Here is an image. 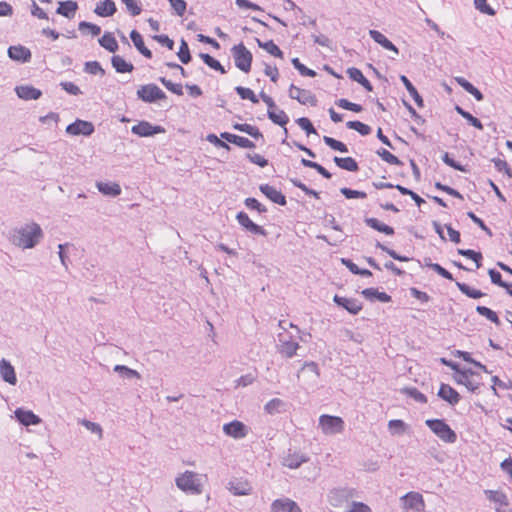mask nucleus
<instances>
[{
    "mask_svg": "<svg viewBox=\"0 0 512 512\" xmlns=\"http://www.w3.org/2000/svg\"><path fill=\"white\" fill-rule=\"evenodd\" d=\"M454 380L464 385L469 391L475 392L481 385L480 377L471 369L459 370L454 375Z\"/></svg>",
    "mask_w": 512,
    "mask_h": 512,
    "instance_id": "obj_8",
    "label": "nucleus"
},
{
    "mask_svg": "<svg viewBox=\"0 0 512 512\" xmlns=\"http://www.w3.org/2000/svg\"><path fill=\"white\" fill-rule=\"evenodd\" d=\"M260 191L273 203L281 206L286 205V197L275 187L269 184H263L260 186Z\"/></svg>",
    "mask_w": 512,
    "mask_h": 512,
    "instance_id": "obj_16",
    "label": "nucleus"
},
{
    "mask_svg": "<svg viewBox=\"0 0 512 512\" xmlns=\"http://www.w3.org/2000/svg\"><path fill=\"white\" fill-rule=\"evenodd\" d=\"M14 9L11 4L6 1H0V17H11Z\"/></svg>",
    "mask_w": 512,
    "mask_h": 512,
    "instance_id": "obj_64",
    "label": "nucleus"
},
{
    "mask_svg": "<svg viewBox=\"0 0 512 512\" xmlns=\"http://www.w3.org/2000/svg\"><path fill=\"white\" fill-rule=\"evenodd\" d=\"M283 405L282 400L274 398L265 405V410L269 414H273L278 411L279 407Z\"/></svg>",
    "mask_w": 512,
    "mask_h": 512,
    "instance_id": "obj_63",
    "label": "nucleus"
},
{
    "mask_svg": "<svg viewBox=\"0 0 512 512\" xmlns=\"http://www.w3.org/2000/svg\"><path fill=\"white\" fill-rule=\"evenodd\" d=\"M66 132L70 135H85L89 136L94 132V126L91 122L84 120H76L66 128Z\"/></svg>",
    "mask_w": 512,
    "mask_h": 512,
    "instance_id": "obj_12",
    "label": "nucleus"
},
{
    "mask_svg": "<svg viewBox=\"0 0 512 512\" xmlns=\"http://www.w3.org/2000/svg\"><path fill=\"white\" fill-rule=\"evenodd\" d=\"M427 266L430 267L433 271H435L437 274H439L443 278L453 281L452 274L448 270L443 268L441 265H439L438 263H428Z\"/></svg>",
    "mask_w": 512,
    "mask_h": 512,
    "instance_id": "obj_57",
    "label": "nucleus"
},
{
    "mask_svg": "<svg viewBox=\"0 0 512 512\" xmlns=\"http://www.w3.org/2000/svg\"><path fill=\"white\" fill-rule=\"evenodd\" d=\"M235 66L244 73H249L252 67L253 55L241 42L231 48Z\"/></svg>",
    "mask_w": 512,
    "mask_h": 512,
    "instance_id": "obj_3",
    "label": "nucleus"
},
{
    "mask_svg": "<svg viewBox=\"0 0 512 512\" xmlns=\"http://www.w3.org/2000/svg\"><path fill=\"white\" fill-rule=\"evenodd\" d=\"M79 30L83 33H90L92 36H98L101 33L100 26L86 21H82L79 23Z\"/></svg>",
    "mask_w": 512,
    "mask_h": 512,
    "instance_id": "obj_43",
    "label": "nucleus"
},
{
    "mask_svg": "<svg viewBox=\"0 0 512 512\" xmlns=\"http://www.w3.org/2000/svg\"><path fill=\"white\" fill-rule=\"evenodd\" d=\"M425 424L431 431L443 442L454 443L457 440V434L451 427L442 419H428Z\"/></svg>",
    "mask_w": 512,
    "mask_h": 512,
    "instance_id": "obj_2",
    "label": "nucleus"
},
{
    "mask_svg": "<svg viewBox=\"0 0 512 512\" xmlns=\"http://www.w3.org/2000/svg\"><path fill=\"white\" fill-rule=\"evenodd\" d=\"M121 1L125 4L127 10L129 11V13L132 16H137L141 13L142 8H141V5L138 0H121Z\"/></svg>",
    "mask_w": 512,
    "mask_h": 512,
    "instance_id": "obj_53",
    "label": "nucleus"
},
{
    "mask_svg": "<svg viewBox=\"0 0 512 512\" xmlns=\"http://www.w3.org/2000/svg\"><path fill=\"white\" fill-rule=\"evenodd\" d=\"M97 188L101 193L105 195L117 196L121 193L119 184L114 182H98Z\"/></svg>",
    "mask_w": 512,
    "mask_h": 512,
    "instance_id": "obj_31",
    "label": "nucleus"
},
{
    "mask_svg": "<svg viewBox=\"0 0 512 512\" xmlns=\"http://www.w3.org/2000/svg\"><path fill=\"white\" fill-rule=\"evenodd\" d=\"M271 512H302V510L295 501L289 498H280L272 502Z\"/></svg>",
    "mask_w": 512,
    "mask_h": 512,
    "instance_id": "obj_11",
    "label": "nucleus"
},
{
    "mask_svg": "<svg viewBox=\"0 0 512 512\" xmlns=\"http://www.w3.org/2000/svg\"><path fill=\"white\" fill-rule=\"evenodd\" d=\"M400 502L405 512H423L425 510V501L419 492H408L400 498Z\"/></svg>",
    "mask_w": 512,
    "mask_h": 512,
    "instance_id": "obj_6",
    "label": "nucleus"
},
{
    "mask_svg": "<svg viewBox=\"0 0 512 512\" xmlns=\"http://www.w3.org/2000/svg\"><path fill=\"white\" fill-rule=\"evenodd\" d=\"M94 12L101 17L112 16L116 12V5L112 0H104L96 5Z\"/></svg>",
    "mask_w": 512,
    "mask_h": 512,
    "instance_id": "obj_25",
    "label": "nucleus"
},
{
    "mask_svg": "<svg viewBox=\"0 0 512 512\" xmlns=\"http://www.w3.org/2000/svg\"><path fill=\"white\" fill-rule=\"evenodd\" d=\"M362 295L369 300L378 299L380 301H384V293L373 288L364 289L362 291Z\"/></svg>",
    "mask_w": 512,
    "mask_h": 512,
    "instance_id": "obj_59",
    "label": "nucleus"
},
{
    "mask_svg": "<svg viewBox=\"0 0 512 512\" xmlns=\"http://www.w3.org/2000/svg\"><path fill=\"white\" fill-rule=\"evenodd\" d=\"M268 118L275 124L285 127L289 122L288 115L280 109L275 108L274 110L267 111Z\"/></svg>",
    "mask_w": 512,
    "mask_h": 512,
    "instance_id": "obj_29",
    "label": "nucleus"
},
{
    "mask_svg": "<svg viewBox=\"0 0 512 512\" xmlns=\"http://www.w3.org/2000/svg\"><path fill=\"white\" fill-rule=\"evenodd\" d=\"M347 73L349 75V77L360 83L363 87H365L368 91H371L372 90V87H371V84L370 82L367 80V78L363 75L362 71L359 70L358 68H349L347 70Z\"/></svg>",
    "mask_w": 512,
    "mask_h": 512,
    "instance_id": "obj_33",
    "label": "nucleus"
},
{
    "mask_svg": "<svg viewBox=\"0 0 512 512\" xmlns=\"http://www.w3.org/2000/svg\"><path fill=\"white\" fill-rule=\"evenodd\" d=\"M347 127L359 132L361 135H368L371 132L370 126L360 121H349Z\"/></svg>",
    "mask_w": 512,
    "mask_h": 512,
    "instance_id": "obj_47",
    "label": "nucleus"
},
{
    "mask_svg": "<svg viewBox=\"0 0 512 512\" xmlns=\"http://www.w3.org/2000/svg\"><path fill=\"white\" fill-rule=\"evenodd\" d=\"M178 57H179L180 61L184 64L189 63L191 60L189 46L185 40L181 41L179 51H178Z\"/></svg>",
    "mask_w": 512,
    "mask_h": 512,
    "instance_id": "obj_48",
    "label": "nucleus"
},
{
    "mask_svg": "<svg viewBox=\"0 0 512 512\" xmlns=\"http://www.w3.org/2000/svg\"><path fill=\"white\" fill-rule=\"evenodd\" d=\"M223 431L226 435L235 439L244 438L247 435L246 426L238 420H234L223 426Z\"/></svg>",
    "mask_w": 512,
    "mask_h": 512,
    "instance_id": "obj_15",
    "label": "nucleus"
},
{
    "mask_svg": "<svg viewBox=\"0 0 512 512\" xmlns=\"http://www.w3.org/2000/svg\"><path fill=\"white\" fill-rule=\"evenodd\" d=\"M178 16H183L186 12L187 4L184 0H168Z\"/></svg>",
    "mask_w": 512,
    "mask_h": 512,
    "instance_id": "obj_60",
    "label": "nucleus"
},
{
    "mask_svg": "<svg viewBox=\"0 0 512 512\" xmlns=\"http://www.w3.org/2000/svg\"><path fill=\"white\" fill-rule=\"evenodd\" d=\"M78 9V4L75 1L69 0L60 2L57 8V13L67 18H71L75 15Z\"/></svg>",
    "mask_w": 512,
    "mask_h": 512,
    "instance_id": "obj_27",
    "label": "nucleus"
},
{
    "mask_svg": "<svg viewBox=\"0 0 512 512\" xmlns=\"http://www.w3.org/2000/svg\"><path fill=\"white\" fill-rule=\"evenodd\" d=\"M245 205L249 209L257 210L259 213H264L267 211L265 206H263L257 199L252 197L245 199Z\"/></svg>",
    "mask_w": 512,
    "mask_h": 512,
    "instance_id": "obj_58",
    "label": "nucleus"
},
{
    "mask_svg": "<svg viewBox=\"0 0 512 512\" xmlns=\"http://www.w3.org/2000/svg\"><path fill=\"white\" fill-rule=\"evenodd\" d=\"M474 5L481 13L494 16L495 10L487 3V0H474Z\"/></svg>",
    "mask_w": 512,
    "mask_h": 512,
    "instance_id": "obj_49",
    "label": "nucleus"
},
{
    "mask_svg": "<svg viewBox=\"0 0 512 512\" xmlns=\"http://www.w3.org/2000/svg\"><path fill=\"white\" fill-rule=\"evenodd\" d=\"M333 300L337 305L343 307L351 314H357L362 309L361 303L354 298H347L335 295Z\"/></svg>",
    "mask_w": 512,
    "mask_h": 512,
    "instance_id": "obj_17",
    "label": "nucleus"
},
{
    "mask_svg": "<svg viewBox=\"0 0 512 512\" xmlns=\"http://www.w3.org/2000/svg\"><path fill=\"white\" fill-rule=\"evenodd\" d=\"M131 131L139 137H149L155 134L164 133L165 129L159 125H152L148 121H140L131 128Z\"/></svg>",
    "mask_w": 512,
    "mask_h": 512,
    "instance_id": "obj_10",
    "label": "nucleus"
},
{
    "mask_svg": "<svg viewBox=\"0 0 512 512\" xmlns=\"http://www.w3.org/2000/svg\"><path fill=\"white\" fill-rule=\"evenodd\" d=\"M42 237V230L36 223H31L19 229L14 235L13 242L22 248L34 247Z\"/></svg>",
    "mask_w": 512,
    "mask_h": 512,
    "instance_id": "obj_1",
    "label": "nucleus"
},
{
    "mask_svg": "<svg viewBox=\"0 0 512 512\" xmlns=\"http://www.w3.org/2000/svg\"><path fill=\"white\" fill-rule=\"evenodd\" d=\"M130 38L137 48V50L146 58H152V52L149 50L145 44L141 34L137 30H132L130 33Z\"/></svg>",
    "mask_w": 512,
    "mask_h": 512,
    "instance_id": "obj_24",
    "label": "nucleus"
},
{
    "mask_svg": "<svg viewBox=\"0 0 512 512\" xmlns=\"http://www.w3.org/2000/svg\"><path fill=\"white\" fill-rule=\"evenodd\" d=\"M485 494L487 495L488 499L497 504V506L508 507V500L504 493L499 491L486 490Z\"/></svg>",
    "mask_w": 512,
    "mask_h": 512,
    "instance_id": "obj_34",
    "label": "nucleus"
},
{
    "mask_svg": "<svg viewBox=\"0 0 512 512\" xmlns=\"http://www.w3.org/2000/svg\"><path fill=\"white\" fill-rule=\"evenodd\" d=\"M456 286L467 297H470V298H473V299H478V298H481L482 296H484L483 292H481L478 289L472 288V287H470L469 285H467L465 283L456 282Z\"/></svg>",
    "mask_w": 512,
    "mask_h": 512,
    "instance_id": "obj_38",
    "label": "nucleus"
},
{
    "mask_svg": "<svg viewBox=\"0 0 512 512\" xmlns=\"http://www.w3.org/2000/svg\"><path fill=\"white\" fill-rule=\"evenodd\" d=\"M298 348H299V344L297 342L287 341L281 345L280 353L283 356L290 358V357H293L297 353Z\"/></svg>",
    "mask_w": 512,
    "mask_h": 512,
    "instance_id": "obj_41",
    "label": "nucleus"
},
{
    "mask_svg": "<svg viewBox=\"0 0 512 512\" xmlns=\"http://www.w3.org/2000/svg\"><path fill=\"white\" fill-rule=\"evenodd\" d=\"M17 419L25 426L37 425L40 423V418L32 411L17 409L15 411Z\"/></svg>",
    "mask_w": 512,
    "mask_h": 512,
    "instance_id": "obj_23",
    "label": "nucleus"
},
{
    "mask_svg": "<svg viewBox=\"0 0 512 512\" xmlns=\"http://www.w3.org/2000/svg\"><path fill=\"white\" fill-rule=\"evenodd\" d=\"M345 423L341 417L323 414L319 417V428L325 435L339 434L344 431Z\"/></svg>",
    "mask_w": 512,
    "mask_h": 512,
    "instance_id": "obj_4",
    "label": "nucleus"
},
{
    "mask_svg": "<svg viewBox=\"0 0 512 512\" xmlns=\"http://www.w3.org/2000/svg\"><path fill=\"white\" fill-rule=\"evenodd\" d=\"M176 485L184 492L192 494L201 493V484L197 478V474L191 471H186L176 478Z\"/></svg>",
    "mask_w": 512,
    "mask_h": 512,
    "instance_id": "obj_5",
    "label": "nucleus"
},
{
    "mask_svg": "<svg viewBox=\"0 0 512 512\" xmlns=\"http://www.w3.org/2000/svg\"><path fill=\"white\" fill-rule=\"evenodd\" d=\"M111 63L113 68L118 73H130L133 71L134 66L132 63L127 62L123 57L119 55H114L111 59Z\"/></svg>",
    "mask_w": 512,
    "mask_h": 512,
    "instance_id": "obj_26",
    "label": "nucleus"
},
{
    "mask_svg": "<svg viewBox=\"0 0 512 512\" xmlns=\"http://www.w3.org/2000/svg\"><path fill=\"white\" fill-rule=\"evenodd\" d=\"M221 138L225 139L226 141L235 144L241 148H254L255 144L249 140L246 137L231 134L228 132H223L220 134Z\"/></svg>",
    "mask_w": 512,
    "mask_h": 512,
    "instance_id": "obj_22",
    "label": "nucleus"
},
{
    "mask_svg": "<svg viewBox=\"0 0 512 512\" xmlns=\"http://www.w3.org/2000/svg\"><path fill=\"white\" fill-rule=\"evenodd\" d=\"M257 44L259 47L263 48L270 55H272L276 58H279V59L284 58V54H283L282 50L278 47V45H276L274 43L273 40L261 42L259 39H257Z\"/></svg>",
    "mask_w": 512,
    "mask_h": 512,
    "instance_id": "obj_30",
    "label": "nucleus"
},
{
    "mask_svg": "<svg viewBox=\"0 0 512 512\" xmlns=\"http://www.w3.org/2000/svg\"><path fill=\"white\" fill-rule=\"evenodd\" d=\"M137 97L146 103H153L156 101L166 99V94L156 84L142 85L137 90Z\"/></svg>",
    "mask_w": 512,
    "mask_h": 512,
    "instance_id": "obj_7",
    "label": "nucleus"
},
{
    "mask_svg": "<svg viewBox=\"0 0 512 512\" xmlns=\"http://www.w3.org/2000/svg\"><path fill=\"white\" fill-rule=\"evenodd\" d=\"M201 59L203 60V62L208 65L210 68L216 70V71H219L221 74H225L226 73V70L224 69V67L222 66V64L216 60L214 57L210 56L209 54H206V53H202L200 55Z\"/></svg>",
    "mask_w": 512,
    "mask_h": 512,
    "instance_id": "obj_39",
    "label": "nucleus"
},
{
    "mask_svg": "<svg viewBox=\"0 0 512 512\" xmlns=\"http://www.w3.org/2000/svg\"><path fill=\"white\" fill-rule=\"evenodd\" d=\"M297 124L301 129H303L307 135L317 134L316 129L314 128L311 121L306 117H301L296 120Z\"/></svg>",
    "mask_w": 512,
    "mask_h": 512,
    "instance_id": "obj_51",
    "label": "nucleus"
},
{
    "mask_svg": "<svg viewBox=\"0 0 512 512\" xmlns=\"http://www.w3.org/2000/svg\"><path fill=\"white\" fill-rule=\"evenodd\" d=\"M301 163L303 166L315 169L320 175H322L326 179H331L332 175L331 173L325 169L322 165L318 164L317 162H313L311 160L302 159Z\"/></svg>",
    "mask_w": 512,
    "mask_h": 512,
    "instance_id": "obj_40",
    "label": "nucleus"
},
{
    "mask_svg": "<svg viewBox=\"0 0 512 512\" xmlns=\"http://www.w3.org/2000/svg\"><path fill=\"white\" fill-rule=\"evenodd\" d=\"M0 374H1L2 379L5 382H7L11 385L16 384L17 377H16L14 367L5 359H2L0 361Z\"/></svg>",
    "mask_w": 512,
    "mask_h": 512,
    "instance_id": "obj_21",
    "label": "nucleus"
},
{
    "mask_svg": "<svg viewBox=\"0 0 512 512\" xmlns=\"http://www.w3.org/2000/svg\"><path fill=\"white\" fill-rule=\"evenodd\" d=\"M400 78H401V81L403 82V84L405 85L407 91L409 92V95L414 99V101L417 103L418 106L422 107L423 99L420 96V94L418 93V91L416 90V88L413 86V84L404 75H402Z\"/></svg>",
    "mask_w": 512,
    "mask_h": 512,
    "instance_id": "obj_35",
    "label": "nucleus"
},
{
    "mask_svg": "<svg viewBox=\"0 0 512 512\" xmlns=\"http://www.w3.org/2000/svg\"><path fill=\"white\" fill-rule=\"evenodd\" d=\"M238 223L247 231L266 236V231L256 223H254L245 212H239L236 215Z\"/></svg>",
    "mask_w": 512,
    "mask_h": 512,
    "instance_id": "obj_14",
    "label": "nucleus"
},
{
    "mask_svg": "<svg viewBox=\"0 0 512 512\" xmlns=\"http://www.w3.org/2000/svg\"><path fill=\"white\" fill-rule=\"evenodd\" d=\"M229 490L234 495H249L252 491V486L247 479H234L229 483Z\"/></svg>",
    "mask_w": 512,
    "mask_h": 512,
    "instance_id": "obj_18",
    "label": "nucleus"
},
{
    "mask_svg": "<svg viewBox=\"0 0 512 512\" xmlns=\"http://www.w3.org/2000/svg\"><path fill=\"white\" fill-rule=\"evenodd\" d=\"M233 128L235 130H238V131H241V132H245L248 135H250V136H252L253 138H256V139L262 137L261 132L259 131V129L256 126H253V125H250V124H247V123H244V124L236 123V124L233 125Z\"/></svg>",
    "mask_w": 512,
    "mask_h": 512,
    "instance_id": "obj_37",
    "label": "nucleus"
},
{
    "mask_svg": "<svg viewBox=\"0 0 512 512\" xmlns=\"http://www.w3.org/2000/svg\"><path fill=\"white\" fill-rule=\"evenodd\" d=\"M289 96L302 105L316 106L317 104V98L311 91L302 89L293 84L289 87Z\"/></svg>",
    "mask_w": 512,
    "mask_h": 512,
    "instance_id": "obj_9",
    "label": "nucleus"
},
{
    "mask_svg": "<svg viewBox=\"0 0 512 512\" xmlns=\"http://www.w3.org/2000/svg\"><path fill=\"white\" fill-rule=\"evenodd\" d=\"M306 459L297 455H289L284 460V465L291 469L298 468Z\"/></svg>",
    "mask_w": 512,
    "mask_h": 512,
    "instance_id": "obj_54",
    "label": "nucleus"
},
{
    "mask_svg": "<svg viewBox=\"0 0 512 512\" xmlns=\"http://www.w3.org/2000/svg\"><path fill=\"white\" fill-rule=\"evenodd\" d=\"M388 427L390 432L395 435H402L407 429V425L402 420H390Z\"/></svg>",
    "mask_w": 512,
    "mask_h": 512,
    "instance_id": "obj_44",
    "label": "nucleus"
},
{
    "mask_svg": "<svg viewBox=\"0 0 512 512\" xmlns=\"http://www.w3.org/2000/svg\"><path fill=\"white\" fill-rule=\"evenodd\" d=\"M266 76L270 78L273 83H276L279 79V70L276 66L266 65L264 69Z\"/></svg>",
    "mask_w": 512,
    "mask_h": 512,
    "instance_id": "obj_62",
    "label": "nucleus"
},
{
    "mask_svg": "<svg viewBox=\"0 0 512 512\" xmlns=\"http://www.w3.org/2000/svg\"><path fill=\"white\" fill-rule=\"evenodd\" d=\"M84 70H85V72L92 74V75H96V74L103 75L104 74L103 68L101 67L100 63L97 61L86 62Z\"/></svg>",
    "mask_w": 512,
    "mask_h": 512,
    "instance_id": "obj_55",
    "label": "nucleus"
},
{
    "mask_svg": "<svg viewBox=\"0 0 512 512\" xmlns=\"http://www.w3.org/2000/svg\"><path fill=\"white\" fill-rule=\"evenodd\" d=\"M323 141L325 142L326 145H328L331 149L335 151H339L342 153L348 152V148L343 142L338 141L332 137L324 136Z\"/></svg>",
    "mask_w": 512,
    "mask_h": 512,
    "instance_id": "obj_42",
    "label": "nucleus"
},
{
    "mask_svg": "<svg viewBox=\"0 0 512 512\" xmlns=\"http://www.w3.org/2000/svg\"><path fill=\"white\" fill-rule=\"evenodd\" d=\"M336 104L340 107V108H343V109H346V110H349V111H353V112H356V113H359L362 111V106L360 104H357V103H353V102H350L349 100L347 99H339Z\"/></svg>",
    "mask_w": 512,
    "mask_h": 512,
    "instance_id": "obj_50",
    "label": "nucleus"
},
{
    "mask_svg": "<svg viewBox=\"0 0 512 512\" xmlns=\"http://www.w3.org/2000/svg\"><path fill=\"white\" fill-rule=\"evenodd\" d=\"M160 82L172 93L181 96L183 94V87L179 83H172L164 77L160 78Z\"/></svg>",
    "mask_w": 512,
    "mask_h": 512,
    "instance_id": "obj_52",
    "label": "nucleus"
},
{
    "mask_svg": "<svg viewBox=\"0 0 512 512\" xmlns=\"http://www.w3.org/2000/svg\"><path fill=\"white\" fill-rule=\"evenodd\" d=\"M99 44L109 52H116L118 49V42L111 32H105L99 39Z\"/></svg>",
    "mask_w": 512,
    "mask_h": 512,
    "instance_id": "obj_28",
    "label": "nucleus"
},
{
    "mask_svg": "<svg viewBox=\"0 0 512 512\" xmlns=\"http://www.w3.org/2000/svg\"><path fill=\"white\" fill-rule=\"evenodd\" d=\"M334 162L341 169H344V170H347L350 172H355L359 168L357 162L352 157H343V158L334 157Z\"/></svg>",
    "mask_w": 512,
    "mask_h": 512,
    "instance_id": "obj_32",
    "label": "nucleus"
},
{
    "mask_svg": "<svg viewBox=\"0 0 512 512\" xmlns=\"http://www.w3.org/2000/svg\"><path fill=\"white\" fill-rule=\"evenodd\" d=\"M476 311L481 315V316H484L486 317L488 320H490L491 322L495 323V324H499L500 323V320H499V317L497 316V314L491 310L490 308L488 307H485V306H477L476 307Z\"/></svg>",
    "mask_w": 512,
    "mask_h": 512,
    "instance_id": "obj_45",
    "label": "nucleus"
},
{
    "mask_svg": "<svg viewBox=\"0 0 512 512\" xmlns=\"http://www.w3.org/2000/svg\"><path fill=\"white\" fill-rule=\"evenodd\" d=\"M404 392L419 403L427 402V397L416 388H405Z\"/></svg>",
    "mask_w": 512,
    "mask_h": 512,
    "instance_id": "obj_56",
    "label": "nucleus"
},
{
    "mask_svg": "<svg viewBox=\"0 0 512 512\" xmlns=\"http://www.w3.org/2000/svg\"><path fill=\"white\" fill-rule=\"evenodd\" d=\"M458 253L473 260L476 263L477 268L481 266L482 254L480 252H476L471 249H459Z\"/></svg>",
    "mask_w": 512,
    "mask_h": 512,
    "instance_id": "obj_46",
    "label": "nucleus"
},
{
    "mask_svg": "<svg viewBox=\"0 0 512 512\" xmlns=\"http://www.w3.org/2000/svg\"><path fill=\"white\" fill-rule=\"evenodd\" d=\"M488 273H489V276L491 278V282L493 284H496V285H498L500 287H503V288H509V284L504 282V281H502L501 274L498 271H496L494 269H490L488 271Z\"/></svg>",
    "mask_w": 512,
    "mask_h": 512,
    "instance_id": "obj_61",
    "label": "nucleus"
},
{
    "mask_svg": "<svg viewBox=\"0 0 512 512\" xmlns=\"http://www.w3.org/2000/svg\"><path fill=\"white\" fill-rule=\"evenodd\" d=\"M15 91L18 97L24 100H36L42 95L39 89L30 85L17 86Z\"/></svg>",
    "mask_w": 512,
    "mask_h": 512,
    "instance_id": "obj_20",
    "label": "nucleus"
},
{
    "mask_svg": "<svg viewBox=\"0 0 512 512\" xmlns=\"http://www.w3.org/2000/svg\"><path fill=\"white\" fill-rule=\"evenodd\" d=\"M8 56L17 62L26 63L31 60V51L23 45H13L8 48Z\"/></svg>",
    "mask_w": 512,
    "mask_h": 512,
    "instance_id": "obj_13",
    "label": "nucleus"
},
{
    "mask_svg": "<svg viewBox=\"0 0 512 512\" xmlns=\"http://www.w3.org/2000/svg\"><path fill=\"white\" fill-rule=\"evenodd\" d=\"M438 396L451 405H456L460 401L459 393L448 384H441Z\"/></svg>",
    "mask_w": 512,
    "mask_h": 512,
    "instance_id": "obj_19",
    "label": "nucleus"
},
{
    "mask_svg": "<svg viewBox=\"0 0 512 512\" xmlns=\"http://www.w3.org/2000/svg\"><path fill=\"white\" fill-rule=\"evenodd\" d=\"M235 91L237 92L239 97L243 100H249L253 104H257L259 102L257 95L250 88L237 86V87H235Z\"/></svg>",
    "mask_w": 512,
    "mask_h": 512,
    "instance_id": "obj_36",
    "label": "nucleus"
}]
</instances>
